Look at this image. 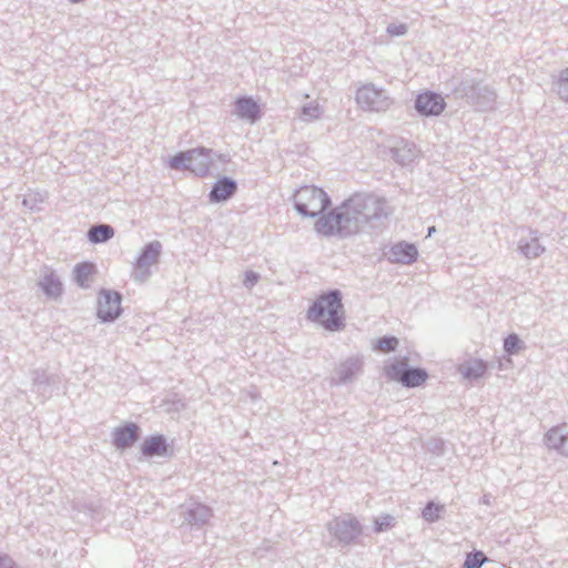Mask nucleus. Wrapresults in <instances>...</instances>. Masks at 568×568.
Segmentation results:
<instances>
[{
    "label": "nucleus",
    "instance_id": "1",
    "mask_svg": "<svg viewBox=\"0 0 568 568\" xmlns=\"http://www.w3.org/2000/svg\"><path fill=\"white\" fill-rule=\"evenodd\" d=\"M388 215L384 199L356 193L327 215L317 219L314 229L326 237L337 235L344 239L364 231L365 226L378 229Z\"/></svg>",
    "mask_w": 568,
    "mask_h": 568
},
{
    "label": "nucleus",
    "instance_id": "2",
    "mask_svg": "<svg viewBox=\"0 0 568 568\" xmlns=\"http://www.w3.org/2000/svg\"><path fill=\"white\" fill-rule=\"evenodd\" d=\"M343 295L337 288L321 294L307 310V320L320 324L328 332H339L345 327Z\"/></svg>",
    "mask_w": 568,
    "mask_h": 568
},
{
    "label": "nucleus",
    "instance_id": "3",
    "mask_svg": "<svg viewBox=\"0 0 568 568\" xmlns=\"http://www.w3.org/2000/svg\"><path fill=\"white\" fill-rule=\"evenodd\" d=\"M294 209L304 217L324 216V212L332 205L331 197L321 187L304 185L293 195Z\"/></svg>",
    "mask_w": 568,
    "mask_h": 568
},
{
    "label": "nucleus",
    "instance_id": "4",
    "mask_svg": "<svg viewBox=\"0 0 568 568\" xmlns=\"http://www.w3.org/2000/svg\"><path fill=\"white\" fill-rule=\"evenodd\" d=\"M457 97L466 99L467 103L477 110L486 111L493 108L496 100L495 91L483 81L465 74L454 87Z\"/></svg>",
    "mask_w": 568,
    "mask_h": 568
},
{
    "label": "nucleus",
    "instance_id": "5",
    "mask_svg": "<svg viewBox=\"0 0 568 568\" xmlns=\"http://www.w3.org/2000/svg\"><path fill=\"white\" fill-rule=\"evenodd\" d=\"M325 527L336 541V546L341 547L356 545L364 530L361 521L352 514L335 517L327 521Z\"/></svg>",
    "mask_w": 568,
    "mask_h": 568
},
{
    "label": "nucleus",
    "instance_id": "6",
    "mask_svg": "<svg viewBox=\"0 0 568 568\" xmlns=\"http://www.w3.org/2000/svg\"><path fill=\"white\" fill-rule=\"evenodd\" d=\"M385 374L389 379L408 388L418 387L428 378L427 371L422 367L409 366L407 357L386 366Z\"/></svg>",
    "mask_w": 568,
    "mask_h": 568
},
{
    "label": "nucleus",
    "instance_id": "7",
    "mask_svg": "<svg viewBox=\"0 0 568 568\" xmlns=\"http://www.w3.org/2000/svg\"><path fill=\"white\" fill-rule=\"evenodd\" d=\"M355 100L361 109L373 112L386 111L393 102L385 90L377 88L373 83H366L358 88Z\"/></svg>",
    "mask_w": 568,
    "mask_h": 568
},
{
    "label": "nucleus",
    "instance_id": "8",
    "mask_svg": "<svg viewBox=\"0 0 568 568\" xmlns=\"http://www.w3.org/2000/svg\"><path fill=\"white\" fill-rule=\"evenodd\" d=\"M122 294L114 290L102 288L98 297L97 316L102 323H113L122 314Z\"/></svg>",
    "mask_w": 568,
    "mask_h": 568
},
{
    "label": "nucleus",
    "instance_id": "9",
    "mask_svg": "<svg viewBox=\"0 0 568 568\" xmlns=\"http://www.w3.org/2000/svg\"><path fill=\"white\" fill-rule=\"evenodd\" d=\"M182 526H189L191 529H201L213 517L211 507L190 501L182 506Z\"/></svg>",
    "mask_w": 568,
    "mask_h": 568
},
{
    "label": "nucleus",
    "instance_id": "10",
    "mask_svg": "<svg viewBox=\"0 0 568 568\" xmlns=\"http://www.w3.org/2000/svg\"><path fill=\"white\" fill-rule=\"evenodd\" d=\"M162 244L159 241L146 243L134 262L135 280L144 281L149 275V268L155 264L161 255Z\"/></svg>",
    "mask_w": 568,
    "mask_h": 568
},
{
    "label": "nucleus",
    "instance_id": "11",
    "mask_svg": "<svg viewBox=\"0 0 568 568\" xmlns=\"http://www.w3.org/2000/svg\"><path fill=\"white\" fill-rule=\"evenodd\" d=\"M414 106L419 115L437 116L445 110L446 102L440 94L425 91L416 97Z\"/></svg>",
    "mask_w": 568,
    "mask_h": 568
},
{
    "label": "nucleus",
    "instance_id": "12",
    "mask_svg": "<svg viewBox=\"0 0 568 568\" xmlns=\"http://www.w3.org/2000/svg\"><path fill=\"white\" fill-rule=\"evenodd\" d=\"M364 361L362 356H351L342 361L335 368L337 379H333L334 385H345L352 383L363 373Z\"/></svg>",
    "mask_w": 568,
    "mask_h": 568
},
{
    "label": "nucleus",
    "instance_id": "13",
    "mask_svg": "<svg viewBox=\"0 0 568 568\" xmlns=\"http://www.w3.org/2000/svg\"><path fill=\"white\" fill-rule=\"evenodd\" d=\"M544 443L548 449L555 450L564 457H568V424L562 423L552 426L545 434Z\"/></svg>",
    "mask_w": 568,
    "mask_h": 568
},
{
    "label": "nucleus",
    "instance_id": "14",
    "mask_svg": "<svg viewBox=\"0 0 568 568\" xmlns=\"http://www.w3.org/2000/svg\"><path fill=\"white\" fill-rule=\"evenodd\" d=\"M141 454L144 457L158 456L166 458L173 455V449L164 435L155 434L144 438L141 445Z\"/></svg>",
    "mask_w": 568,
    "mask_h": 568
},
{
    "label": "nucleus",
    "instance_id": "15",
    "mask_svg": "<svg viewBox=\"0 0 568 568\" xmlns=\"http://www.w3.org/2000/svg\"><path fill=\"white\" fill-rule=\"evenodd\" d=\"M140 438V427L138 424L129 422L123 426L115 427L112 432V445L118 449L124 450L131 447Z\"/></svg>",
    "mask_w": 568,
    "mask_h": 568
},
{
    "label": "nucleus",
    "instance_id": "16",
    "mask_svg": "<svg viewBox=\"0 0 568 568\" xmlns=\"http://www.w3.org/2000/svg\"><path fill=\"white\" fill-rule=\"evenodd\" d=\"M237 191V182L230 176H221L213 184L210 193L209 201L211 203H224L229 201Z\"/></svg>",
    "mask_w": 568,
    "mask_h": 568
},
{
    "label": "nucleus",
    "instance_id": "17",
    "mask_svg": "<svg viewBox=\"0 0 568 568\" xmlns=\"http://www.w3.org/2000/svg\"><path fill=\"white\" fill-rule=\"evenodd\" d=\"M32 390L38 393L44 399L52 396L53 387L59 384L57 375H49L44 369H34L31 372Z\"/></svg>",
    "mask_w": 568,
    "mask_h": 568
},
{
    "label": "nucleus",
    "instance_id": "18",
    "mask_svg": "<svg viewBox=\"0 0 568 568\" xmlns=\"http://www.w3.org/2000/svg\"><path fill=\"white\" fill-rule=\"evenodd\" d=\"M545 250L539 242V232L536 230L529 229L528 234L518 241L519 253L528 260L537 258Z\"/></svg>",
    "mask_w": 568,
    "mask_h": 568
},
{
    "label": "nucleus",
    "instance_id": "19",
    "mask_svg": "<svg viewBox=\"0 0 568 568\" xmlns=\"http://www.w3.org/2000/svg\"><path fill=\"white\" fill-rule=\"evenodd\" d=\"M389 261L398 264H412L418 257L417 247L407 242H398L390 247Z\"/></svg>",
    "mask_w": 568,
    "mask_h": 568
},
{
    "label": "nucleus",
    "instance_id": "20",
    "mask_svg": "<svg viewBox=\"0 0 568 568\" xmlns=\"http://www.w3.org/2000/svg\"><path fill=\"white\" fill-rule=\"evenodd\" d=\"M190 151L196 152V154H193L192 159L190 160V171L197 176H205L209 173L210 166L212 164V150L204 146H199L191 149Z\"/></svg>",
    "mask_w": 568,
    "mask_h": 568
},
{
    "label": "nucleus",
    "instance_id": "21",
    "mask_svg": "<svg viewBox=\"0 0 568 568\" xmlns=\"http://www.w3.org/2000/svg\"><path fill=\"white\" fill-rule=\"evenodd\" d=\"M235 114L240 119L248 120L254 123L261 118L260 105L251 97H240L235 100Z\"/></svg>",
    "mask_w": 568,
    "mask_h": 568
},
{
    "label": "nucleus",
    "instance_id": "22",
    "mask_svg": "<svg viewBox=\"0 0 568 568\" xmlns=\"http://www.w3.org/2000/svg\"><path fill=\"white\" fill-rule=\"evenodd\" d=\"M389 152L394 161L402 166L409 165L417 158L415 145L406 140L398 141Z\"/></svg>",
    "mask_w": 568,
    "mask_h": 568
},
{
    "label": "nucleus",
    "instance_id": "23",
    "mask_svg": "<svg viewBox=\"0 0 568 568\" xmlns=\"http://www.w3.org/2000/svg\"><path fill=\"white\" fill-rule=\"evenodd\" d=\"M38 285L43 294L51 300L60 298L63 293L62 282L54 272L44 274Z\"/></svg>",
    "mask_w": 568,
    "mask_h": 568
},
{
    "label": "nucleus",
    "instance_id": "24",
    "mask_svg": "<svg viewBox=\"0 0 568 568\" xmlns=\"http://www.w3.org/2000/svg\"><path fill=\"white\" fill-rule=\"evenodd\" d=\"M114 236V229L109 224H94L88 233V240L93 244L105 243Z\"/></svg>",
    "mask_w": 568,
    "mask_h": 568
},
{
    "label": "nucleus",
    "instance_id": "25",
    "mask_svg": "<svg viewBox=\"0 0 568 568\" xmlns=\"http://www.w3.org/2000/svg\"><path fill=\"white\" fill-rule=\"evenodd\" d=\"M95 271V265L91 262L78 263L73 268V275L75 283L81 288H88L90 286L89 278Z\"/></svg>",
    "mask_w": 568,
    "mask_h": 568
},
{
    "label": "nucleus",
    "instance_id": "26",
    "mask_svg": "<svg viewBox=\"0 0 568 568\" xmlns=\"http://www.w3.org/2000/svg\"><path fill=\"white\" fill-rule=\"evenodd\" d=\"M73 509L89 515L91 518H97L102 514V506L99 499H83L74 500Z\"/></svg>",
    "mask_w": 568,
    "mask_h": 568
},
{
    "label": "nucleus",
    "instance_id": "27",
    "mask_svg": "<svg viewBox=\"0 0 568 568\" xmlns=\"http://www.w3.org/2000/svg\"><path fill=\"white\" fill-rule=\"evenodd\" d=\"M487 371V364L481 359H475L462 366L460 372L467 379H478Z\"/></svg>",
    "mask_w": 568,
    "mask_h": 568
},
{
    "label": "nucleus",
    "instance_id": "28",
    "mask_svg": "<svg viewBox=\"0 0 568 568\" xmlns=\"http://www.w3.org/2000/svg\"><path fill=\"white\" fill-rule=\"evenodd\" d=\"M193 154H196L195 151H180L169 160V168L171 170H189L190 171V160Z\"/></svg>",
    "mask_w": 568,
    "mask_h": 568
},
{
    "label": "nucleus",
    "instance_id": "29",
    "mask_svg": "<svg viewBox=\"0 0 568 568\" xmlns=\"http://www.w3.org/2000/svg\"><path fill=\"white\" fill-rule=\"evenodd\" d=\"M443 511H444L443 505L436 504L433 500H430L423 508L422 517L427 523H435L440 519Z\"/></svg>",
    "mask_w": 568,
    "mask_h": 568
},
{
    "label": "nucleus",
    "instance_id": "30",
    "mask_svg": "<svg viewBox=\"0 0 568 568\" xmlns=\"http://www.w3.org/2000/svg\"><path fill=\"white\" fill-rule=\"evenodd\" d=\"M44 202V195L40 192H28L24 194L22 205L30 211H41V204Z\"/></svg>",
    "mask_w": 568,
    "mask_h": 568
},
{
    "label": "nucleus",
    "instance_id": "31",
    "mask_svg": "<svg viewBox=\"0 0 568 568\" xmlns=\"http://www.w3.org/2000/svg\"><path fill=\"white\" fill-rule=\"evenodd\" d=\"M525 348L524 342L516 333H511L504 338V351L508 355H516Z\"/></svg>",
    "mask_w": 568,
    "mask_h": 568
},
{
    "label": "nucleus",
    "instance_id": "32",
    "mask_svg": "<svg viewBox=\"0 0 568 568\" xmlns=\"http://www.w3.org/2000/svg\"><path fill=\"white\" fill-rule=\"evenodd\" d=\"M488 560L481 550H474L466 555L463 568H480Z\"/></svg>",
    "mask_w": 568,
    "mask_h": 568
},
{
    "label": "nucleus",
    "instance_id": "33",
    "mask_svg": "<svg viewBox=\"0 0 568 568\" xmlns=\"http://www.w3.org/2000/svg\"><path fill=\"white\" fill-rule=\"evenodd\" d=\"M557 93L559 97L568 102V68L560 71L556 82Z\"/></svg>",
    "mask_w": 568,
    "mask_h": 568
},
{
    "label": "nucleus",
    "instance_id": "34",
    "mask_svg": "<svg viewBox=\"0 0 568 568\" xmlns=\"http://www.w3.org/2000/svg\"><path fill=\"white\" fill-rule=\"evenodd\" d=\"M398 345V338L393 335H385L377 338L375 348L382 349L385 352H393L396 349Z\"/></svg>",
    "mask_w": 568,
    "mask_h": 568
},
{
    "label": "nucleus",
    "instance_id": "35",
    "mask_svg": "<svg viewBox=\"0 0 568 568\" xmlns=\"http://www.w3.org/2000/svg\"><path fill=\"white\" fill-rule=\"evenodd\" d=\"M395 518L392 515L385 514L374 520V531L383 532L390 529L394 526Z\"/></svg>",
    "mask_w": 568,
    "mask_h": 568
},
{
    "label": "nucleus",
    "instance_id": "36",
    "mask_svg": "<svg viewBox=\"0 0 568 568\" xmlns=\"http://www.w3.org/2000/svg\"><path fill=\"white\" fill-rule=\"evenodd\" d=\"M322 111L317 103H308L301 109V118L305 121L318 119Z\"/></svg>",
    "mask_w": 568,
    "mask_h": 568
},
{
    "label": "nucleus",
    "instance_id": "37",
    "mask_svg": "<svg viewBox=\"0 0 568 568\" xmlns=\"http://www.w3.org/2000/svg\"><path fill=\"white\" fill-rule=\"evenodd\" d=\"M427 448L436 456H442L445 453V442L440 438H432L427 443Z\"/></svg>",
    "mask_w": 568,
    "mask_h": 568
},
{
    "label": "nucleus",
    "instance_id": "38",
    "mask_svg": "<svg viewBox=\"0 0 568 568\" xmlns=\"http://www.w3.org/2000/svg\"><path fill=\"white\" fill-rule=\"evenodd\" d=\"M408 31V27L406 23H390L386 28V32L390 37H402L405 36Z\"/></svg>",
    "mask_w": 568,
    "mask_h": 568
},
{
    "label": "nucleus",
    "instance_id": "39",
    "mask_svg": "<svg viewBox=\"0 0 568 568\" xmlns=\"http://www.w3.org/2000/svg\"><path fill=\"white\" fill-rule=\"evenodd\" d=\"M260 280V274L254 271H246L244 273L243 285L246 288H252Z\"/></svg>",
    "mask_w": 568,
    "mask_h": 568
},
{
    "label": "nucleus",
    "instance_id": "40",
    "mask_svg": "<svg viewBox=\"0 0 568 568\" xmlns=\"http://www.w3.org/2000/svg\"><path fill=\"white\" fill-rule=\"evenodd\" d=\"M0 568H14V562L8 555L0 554Z\"/></svg>",
    "mask_w": 568,
    "mask_h": 568
},
{
    "label": "nucleus",
    "instance_id": "41",
    "mask_svg": "<svg viewBox=\"0 0 568 568\" xmlns=\"http://www.w3.org/2000/svg\"><path fill=\"white\" fill-rule=\"evenodd\" d=\"M436 231L435 226L428 227L427 236H432V234Z\"/></svg>",
    "mask_w": 568,
    "mask_h": 568
},
{
    "label": "nucleus",
    "instance_id": "42",
    "mask_svg": "<svg viewBox=\"0 0 568 568\" xmlns=\"http://www.w3.org/2000/svg\"><path fill=\"white\" fill-rule=\"evenodd\" d=\"M71 3H80V2H83L84 0H69Z\"/></svg>",
    "mask_w": 568,
    "mask_h": 568
},
{
    "label": "nucleus",
    "instance_id": "43",
    "mask_svg": "<svg viewBox=\"0 0 568 568\" xmlns=\"http://www.w3.org/2000/svg\"><path fill=\"white\" fill-rule=\"evenodd\" d=\"M483 501H484L485 504H488V498H487V496H484Z\"/></svg>",
    "mask_w": 568,
    "mask_h": 568
}]
</instances>
